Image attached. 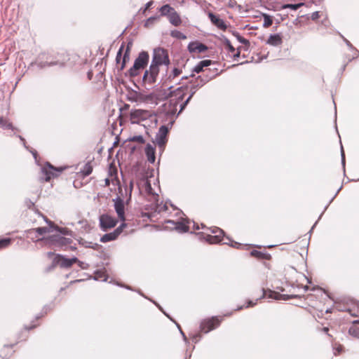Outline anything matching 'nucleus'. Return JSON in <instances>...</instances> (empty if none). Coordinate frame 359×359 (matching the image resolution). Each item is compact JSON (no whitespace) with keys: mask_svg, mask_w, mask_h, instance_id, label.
Here are the masks:
<instances>
[{"mask_svg":"<svg viewBox=\"0 0 359 359\" xmlns=\"http://www.w3.org/2000/svg\"><path fill=\"white\" fill-rule=\"evenodd\" d=\"M140 193L149 201L157 202L159 196L153 191L151 183L147 178H142L137 183Z\"/></svg>","mask_w":359,"mask_h":359,"instance_id":"7ed1b4c3","label":"nucleus"},{"mask_svg":"<svg viewBox=\"0 0 359 359\" xmlns=\"http://www.w3.org/2000/svg\"><path fill=\"white\" fill-rule=\"evenodd\" d=\"M95 246L96 247H93V249L96 250L97 249V247L98 246V244H95Z\"/></svg>","mask_w":359,"mask_h":359,"instance_id":"052dcab7","label":"nucleus"},{"mask_svg":"<svg viewBox=\"0 0 359 359\" xmlns=\"http://www.w3.org/2000/svg\"><path fill=\"white\" fill-rule=\"evenodd\" d=\"M167 222L172 224L174 225L173 227L180 231L186 232V231H189V226L183 222H174L170 220H168Z\"/></svg>","mask_w":359,"mask_h":359,"instance_id":"473e14b6","label":"nucleus"},{"mask_svg":"<svg viewBox=\"0 0 359 359\" xmlns=\"http://www.w3.org/2000/svg\"><path fill=\"white\" fill-rule=\"evenodd\" d=\"M187 90V87H180L175 90H170L165 96L170 100V104L173 103L180 104V109L179 113H180L184 109L187 103L191 99L193 95L195 93V91H193L189 97L184 102H182L186 95Z\"/></svg>","mask_w":359,"mask_h":359,"instance_id":"f03ea898","label":"nucleus"},{"mask_svg":"<svg viewBox=\"0 0 359 359\" xmlns=\"http://www.w3.org/2000/svg\"><path fill=\"white\" fill-rule=\"evenodd\" d=\"M179 104H175V103L170 104V100H169V101L164 104L165 111L166 114H170V115L175 114L177 111V106Z\"/></svg>","mask_w":359,"mask_h":359,"instance_id":"c756f323","label":"nucleus"},{"mask_svg":"<svg viewBox=\"0 0 359 359\" xmlns=\"http://www.w3.org/2000/svg\"><path fill=\"white\" fill-rule=\"evenodd\" d=\"M168 133V128L167 126H162L160 127L156 137V141L159 146H163L166 143Z\"/></svg>","mask_w":359,"mask_h":359,"instance_id":"a211bd4d","label":"nucleus"},{"mask_svg":"<svg viewBox=\"0 0 359 359\" xmlns=\"http://www.w3.org/2000/svg\"><path fill=\"white\" fill-rule=\"evenodd\" d=\"M334 306L338 311H345L353 317L359 318V302L353 298L341 297L334 302Z\"/></svg>","mask_w":359,"mask_h":359,"instance_id":"f257e3e1","label":"nucleus"},{"mask_svg":"<svg viewBox=\"0 0 359 359\" xmlns=\"http://www.w3.org/2000/svg\"><path fill=\"white\" fill-rule=\"evenodd\" d=\"M64 169L62 167L55 168L48 163L42 168L41 172L45 177V181L49 182L52 178L57 177L58 173L61 172Z\"/></svg>","mask_w":359,"mask_h":359,"instance_id":"6e6552de","label":"nucleus"},{"mask_svg":"<svg viewBox=\"0 0 359 359\" xmlns=\"http://www.w3.org/2000/svg\"><path fill=\"white\" fill-rule=\"evenodd\" d=\"M36 326H37L36 325H30V326L25 325L24 329L25 330L29 331V330H31L35 328Z\"/></svg>","mask_w":359,"mask_h":359,"instance_id":"3c124183","label":"nucleus"},{"mask_svg":"<svg viewBox=\"0 0 359 359\" xmlns=\"http://www.w3.org/2000/svg\"><path fill=\"white\" fill-rule=\"evenodd\" d=\"M117 222L115 218L107 214H103L100 217V226L104 231L114 228Z\"/></svg>","mask_w":359,"mask_h":359,"instance_id":"9d476101","label":"nucleus"},{"mask_svg":"<svg viewBox=\"0 0 359 359\" xmlns=\"http://www.w3.org/2000/svg\"><path fill=\"white\" fill-rule=\"evenodd\" d=\"M168 209L167 203H163L161 202L158 203V201L157 202H151V210L154 212H147L142 215L143 217H147L148 218H151L152 215L155 212L161 213L163 212L167 211Z\"/></svg>","mask_w":359,"mask_h":359,"instance_id":"4468645a","label":"nucleus"},{"mask_svg":"<svg viewBox=\"0 0 359 359\" xmlns=\"http://www.w3.org/2000/svg\"><path fill=\"white\" fill-rule=\"evenodd\" d=\"M188 49L191 53H203L207 50L206 46L199 42H192L188 46Z\"/></svg>","mask_w":359,"mask_h":359,"instance_id":"aec40b11","label":"nucleus"},{"mask_svg":"<svg viewBox=\"0 0 359 359\" xmlns=\"http://www.w3.org/2000/svg\"><path fill=\"white\" fill-rule=\"evenodd\" d=\"M50 231V228L49 227H39L29 230V233H32V232H36L39 236H42L45 233H49Z\"/></svg>","mask_w":359,"mask_h":359,"instance_id":"58836bf2","label":"nucleus"},{"mask_svg":"<svg viewBox=\"0 0 359 359\" xmlns=\"http://www.w3.org/2000/svg\"><path fill=\"white\" fill-rule=\"evenodd\" d=\"M77 56L76 55H69V53L64 52L58 54V58L55 64L72 66Z\"/></svg>","mask_w":359,"mask_h":359,"instance_id":"f8f14e48","label":"nucleus"},{"mask_svg":"<svg viewBox=\"0 0 359 359\" xmlns=\"http://www.w3.org/2000/svg\"><path fill=\"white\" fill-rule=\"evenodd\" d=\"M126 226V224L125 223H122L113 232L103 235L100 238V241L102 243H107L109 241H115L119 236V235L122 233L123 229Z\"/></svg>","mask_w":359,"mask_h":359,"instance_id":"ddd939ff","label":"nucleus"},{"mask_svg":"<svg viewBox=\"0 0 359 359\" xmlns=\"http://www.w3.org/2000/svg\"><path fill=\"white\" fill-rule=\"evenodd\" d=\"M283 43L282 36L280 34L270 35L266 43L271 46H277Z\"/></svg>","mask_w":359,"mask_h":359,"instance_id":"4be33fe9","label":"nucleus"},{"mask_svg":"<svg viewBox=\"0 0 359 359\" xmlns=\"http://www.w3.org/2000/svg\"><path fill=\"white\" fill-rule=\"evenodd\" d=\"M74 264H78V265L83 269V263L79 260L76 257H72L71 259L67 258L65 256L62 255L60 259V267L64 269L70 268Z\"/></svg>","mask_w":359,"mask_h":359,"instance_id":"dca6fc26","label":"nucleus"},{"mask_svg":"<svg viewBox=\"0 0 359 359\" xmlns=\"http://www.w3.org/2000/svg\"><path fill=\"white\" fill-rule=\"evenodd\" d=\"M174 11V8L170 7L169 5H164L159 8L161 16L168 17L170 14Z\"/></svg>","mask_w":359,"mask_h":359,"instance_id":"c9c22d12","label":"nucleus"},{"mask_svg":"<svg viewBox=\"0 0 359 359\" xmlns=\"http://www.w3.org/2000/svg\"><path fill=\"white\" fill-rule=\"evenodd\" d=\"M208 17H209L211 22L215 26H216L218 29L223 30V31L226 29L227 27H226V23L224 22V21L222 19L219 18V16L215 15L211 11H208Z\"/></svg>","mask_w":359,"mask_h":359,"instance_id":"f3484780","label":"nucleus"},{"mask_svg":"<svg viewBox=\"0 0 359 359\" xmlns=\"http://www.w3.org/2000/svg\"><path fill=\"white\" fill-rule=\"evenodd\" d=\"M13 346H14L13 344L4 345L0 350V356L2 358H5V359H7L10 356H11V355L13 354Z\"/></svg>","mask_w":359,"mask_h":359,"instance_id":"b1692460","label":"nucleus"},{"mask_svg":"<svg viewBox=\"0 0 359 359\" xmlns=\"http://www.w3.org/2000/svg\"><path fill=\"white\" fill-rule=\"evenodd\" d=\"M133 187V182H130V191H132Z\"/></svg>","mask_w":359,"mask_h":359,"instance_id":"13d9d810","label":"nucleus"},{"mask_svg":"<svg viewBox=\"0 0 359 359\" xmlns=\"http://www.w3.org/2000/svg\"><path fill=\"white\" fill-rule=\"evenodd\" d=\"M348 332L351 335L359 338V320L353 321V325L348 330Z\"/></svg>","mask_w":359,"mask_h":359,"instance_id":"2f4dec72","label":"nucleus"},{"mask_svg":"<svg viewBox=\"0 0 359 359\" xmlns=\"http://www.w3.org/2000/svg\"><path fill=\"white\" fill-rule=\"evenodd\" d=\"M188 77L187 76H185V77H182V79H187Z\"/></svg>","mask_w":359,"mask_h":359,"instance_id":"680f3d73","label":"nucleus"},{"mask_svg":"<svg viewBox=\"0 0 359 359\" xmlns=\"http://www.w3.org/2000/svg\"><path fill=\"white\" fill-rule=\"evenodd\" d=\"M152 62L159 65L170 64L168 51L163 48H156L154 51Z\"/></svg>","mask_w":359,"mask_h":359,"instance_id":"0eeeda50","label":"nucleus"},{"mask_svg":"<svg viewBox=\"0 0 359 359\" xmlns=\"http://www.w3.org/2000/svg\"><path fill=\"white\" fill-rule=\"evenodd\" d=\"M323 332H325V333H327V332H328V331H329V328H328V327H323Z\"/></svg>","mask_w":359,"mask_h":359,"instance_id":"6e6d98bb","label":"nucleus"},{"mask_svg":"<svg viewBox=\"0 0 359 359\" xmlns=\"http://www.w3.org/2000/svg\"><path fill=\"white\" fill-rule=\"evenodd\" d=\"M109 177H111V183L113 184H116L118 182L117 169L113 163H111L109 167Z\"/></svg>","mask_w":359,"mask_h":359,"instance_id":"bb28decb","label":"nucleus"},{"mask_svg":"<svg viewBox=\"0 0 359 359\" xmlns=\"http://www.w3.org/2000/svg\"><path fill=\"white\" fill-rule=\"evenodd\" d=\"M212 233L214 235H207L206 241L210 244H216L220 243L224 236V231L219 229L216 228L212 231Z\"/></svg>","mask_w":359,"mask_h":359,"instance_id":"2eb2a0df","label":"nucleus"},{"mask_svg":"<svg viewBox=\"0 0 359 359\" xmlns=\"http://www.w3.org/2000/svg\"><path fill=\"white\" fill-rule=\"evenodd\" d=\"M0 126L5 129L13 130V127L11 123L8 122L6 119L3 117H0Z\"/></svg>","mask_w":359,"mask_h":359,"instance_id":"79ce46f5","label":"nucleus"},{"mask_svg":"<svg viewBox=\"0 0 359 359\" xmlns=\"http://www.w3.org/2000/svg\"><path fill=\"white\" fill-rule=\"evenodd\" d=\"M263 18H264V23H263L264 27L268 28L270 26H271V25L273 24V20H272L271 17L269 15L264 14Z\"/></svg>","mask_w":359,"mask_h":359,"instance_id":"c03bdc74","label":"nucleus"},{"mask_svg":"<svg viewBox=\"0 0 359 359\" xmlns=\"http://www.w3.org/2000/svg\"><path fill=\"white\" fill-rule=\"evenodd\" d=\"M153 115L151 111L144 109H135L130 113V120L133 123H139L142 121L150 118Z\"/></svg>","mask_w":359,"mask_h":359,"instance_id":"423d86ee","label":"nucleus"},{"mask_svg":"<svg viewBox=\"0 0 359 359\" xmlns=\"http://www.w3.org/2000/svg\"><path fill=\"white\" fill-rule=\"evenodd\" d=\"M212 64V60H204L199 62L194 68L193 72L196 73H200L201 72H204L205 70L204 67H207Z\"/></svg>","mask_w":359,"mask_h":359,"instance_id":"393cba45","label":"nucleus"},{"mask_svg":"<svg viewBox=\"0 0 359 359\" xmlns=\"http://www.w3.org/2000/svg\"><path fill=\"white\" fill-rule=\"evenodd\" d=\"M171 36L177 39H186V36L182 32L177 30L172 31Z\"/></svg>","mask_w":359,"mask_h":359,"instance_id":"de8ad7c7","label":"nucleus"},{"mask_svg":"<svg viewBox=\"0 0 359 359\" xmlns=\"http://www.w3.org/2000/svg\"><path fill=\"white\" fill-rule=\"evenodd\" d=\"M343 350V346L339 345L337 348V351H338V353H340L341 351H342Z\"/></svg>","mask_w":359,"mask_h":359,"instance_id":"5fc2aeb1","label":"nucleus"},{"mask_svg":"<svg viewBox=\"0 0 359 359\" xmlns=\"http://www.w3.org/2000/svg\"><path fill=\"white\" fill-rule=\"evenodd\" d=\"M145 153L147 157V160L150 163H154L156 156H155V149L154 147L151 144H147L145 148Z\"/></svg>","mask_w":359,"mask_h":359,"instance_id":"cd10ccee","label":"nucleus"},{"mask_svg":"<svg viewBox=\"0 0 359 359\" xmlns=\"http://www.w3.org/2000/svg\"><path fill=\"white\" fill-rule=\"evenodd\" d=\"M93 169V168L91 164V162H88L87 163L85 164V165L83 166L81 172L82 173V175L84 177L88 176L89 175H90L92 173Z\"/></svg>","mask_w":359,"mask_h":359,"instance_id":"4c0bfd02","label":"nucleus"},{"mask_svg":"<svg viewBox=\"0 0 359 359\" xmlns=\"http://www.w3.org/2000/svg\"><path fill=\"white\" fill-rule=\"evenodd\" d=\"M114 208H115V210L117 213L118 218L121 221H124L125 220V211H124L125 207H124L123 201L121 198H118L115 201Z\"/></svg>","mask_w":359,"mask_h":359,"instance_id":"6ab92c4d","label":"nucleus"},{"mask_svg":"<svg viewBox=\"0 0 359 359\" xmlns=\"http://www.w3.org/2000/svg\"><path fill=\"white\" fill-rule=\"evenodd\" d=\"M130 48L129 46H128L126 48L123 57L122 58L121 65H120V67H118V70L121 71L124 69L126 62L128 61L130 59Z\"/></svg>","mask_w":359,"mask_h":359,"instance_id":"72a5a7b5","label":"nucleus"},{"mask_svg":"<svg viewBox=\"0 0 359 359\" xmlns=\"http://www.w3.org/2000/svg\"><path fill=\"white\" fill-rule=\"evenodd\" d=\"M159 65H157L151 62L149 70H147L144 72L143 80L149 83H155L156 80V76L159 73Z\"/></svg>","mask_w":359,"mask_h":359,"instance_id":"1a4fd4ad","label":"nucleus"},{"mask_svg":"<svg viewBox=\"0 0 359 359\" xmlns=\"http://www.w3.org/2000/svg\"><path fill=\"white\" fill-rule=\"evenodd\" d=\"M250 256L256 258L258 260H271V255L269 253L253 250L250 252Z\"/></svg>","mask_w":359,"mask_h":359,"instance_id":"412c9836","label":"nucleus"},{"mask_svg":"<svg viewBox=\"0 0 359 359\" xmlns=\"http://www.w3.org/2000/svg\"><path fill=\"white\" fill-rule=\"evenodd\" d=\"M170 22L174 26H179L182 23L181 18L177 13L174 10L168 17Z\"/></svg>","mask_w":359,"mask_h":359,"instance_id":"c85d7f7f","label":"nucleus"},{"mask_svg":"<svg viewBox=\"0 0 359 359\" xmlns=\"http://www.w3.org/2000/svg\"><path fill=\"white\" fill-rule=\"evenodd\" d=\"M182 73V70L180 68L175 67L170 74H169L168 78L170 79H174L176 77L179 76Z\"/></svg>","mask_w":359,"mask_h":359,"instance_id":"37998d69","label":"nucleus"},{"mask_svg":"<svg viewBox=\"0 0 359 359\" xmlns=\"http://www.w3.org/2000/svg\"><path fill=\"white\" fill-rule=\"evenodd\" d=\"M320 12L319 11H316V12H313L312 14H311V19L313 20H318L320 17Z\"/></svg>","mask_w":359,"mask_h":359,"instance_id":"8fccbe9b","label":"nucleus"},{"mask_svg":"<svg viewBox=\"0 0 359 359\" xmlns=\"http://www.w3.org/2000/svg\"><path fill=\"white\" fill-rule=\"evenodd\" d=\"M212 77L205 76V77H202L201 76H198L194 83H193V86L191 87V90L195 91V89L198 87L203 86L205 83H206L210 79H211Z\"/></svg>","mask_w":359,"mask_h":359,"instance_id":"5701e85b","label":"nucleus"},{"mask_svg":"<svg viewBox=\"0 0 359 359\" xmlns=\"http://www.w3.org/2000/svg\"><path fill=\"white\" fill-rule=\"evenodd\" d=\"M303 5H304V3H299V4H285V5L283 6V8H292L293 10H297V8H300Z\"/></svg>","mask_w":359,"mask_h":359,"instance_id":"49530a36","label":"nucleus"},{"mask_svg":"<svg viewBox=\"0 0 359 359\" xmlns=\"http://www.w3.org/2000/svg\"><path fill=\"white\" fill-rule=\"evenodd\" d=\"M325 313H332V311L327 309L325 310Z\"/></svg>","mask_w":359,"mask_h":359,"instance_id":"bf43d9fd","label":"nucleus"},{"mask_svg":"<svg viewBox=\"0 0 359 359\" xmlns=\"http://www.w3.org/2000/svg\"><path fill=\"white\" fill-rule=\"evenodd\" d=\"M123 50H124V44H122L121 46L120 47V48L117 53L116 57V65H117L118 69V67H120L121 61H122V53H123Z\"/></svg>","mask_w":359,"mask_h":359,"instance_id":"a19ab883","label":"nucleus"},{"mask_svg":"<svg viewBox=\"0 0 359 359\" xmlns=\"http://www.w3.org/2000/svg\"><path fill=\"white\" fill-rule=\"evenodd\" d=\"M46 255L48 258L52 259L51 266L53 268H55L57 266H60L62 255L55 254L54 252H47Z\"/></svg>","mask_w":359,"mask_h":359,"instance_id":"a878e982","label":"nucleus"},{"mask_svg":"<svg viewBox=\"0 0 359 359\" xmlns=\"http://www.w3.org/2000/svg\"><path fill=\"white\" fill-rule=\"evenodd\" d=\"M11 243V239L10 238L0 239V250L7 248Z\"/></svg>","mask_w":359,"mask_h":359,"instance_id":"a18cd8bd","label":"nucleus"},{"mask_svg":"<svg viewBox=\"0 0 359 359\" xmlns=\"http://www.w3.org/2000/svg\"><path fill=\"white\" fill-rule=\"evenodd\" d=\"M111 182V177H107L104 180V186L108 187L109 186L110 183Z\"/></svg>","mask_w":359,"mask_h":359,"instance_id":"603ef678","label":"nucleus"},{"mask_svg":"<svg viewBox=\"0 0 359 359\" xmlns=\"http://www.w3.org/2000/svg\"><path fill=\"white\" fill-rule=\"evenodd\" d=\"M149 57V54L147 52H141L136 58L133 66L129 70L130 75L131 76H137L139 71L147 66Z\"/></svg>","mask_w":359,"mask_h":359,"instance_id":"39448f33","label":"nucleus"},{"mask_svg":"<svg viewBox=\"0 0 359 359\" xmlns=\"http://www.w3.org/2000/svg\"><path fill=\"white\" fill-rule=\"evenodd\" d=\"M238 41L242 43L243 44H244L245 46H250V42L248 39H245L244 37H242V36H238Z\"/></svg>","mask_w":359,"mask_h":359,"instance_id":"09e8293b","label":"nucleus"},{"mask_svg":"<svg viewBox=\"0 0 359 359\" xmlns=\"http://www.w3.org/2000/svg\"><path fill=\"white\" fill-rule=\"evenodd\" d=\"M160 16L156 15L149 18L144 22V26L146 28L151 27L156 22L159 20Z\"/></svg>","mask_w":359,"mask_h":359,"instance_id":"e433bc0d","label":"nucleus"},{"mask_svg":"<svg viewBox=\"0 0 359 359\" xmlns=\"http://www.w3.org/2000/svg\"><path fill=\"white\" fill-rule=\"evenodd\" d=\"M223 320V317L213 316L203 320L200 324V333H208L218 327Z\"/></svg>","mask_w":359,"mask_h":359,"instance_id":"20e7f679","label":"nucleus"},{"mask_svg":"<svg viewBox=\"0 0 359 359\" xmlns=\"http://www.w3.org/2000/svg\"><path fill=\"white\" fill-rule=\"evenodd\" d=\"M269 297L270 298H274L276 299H283L284 300L285 299H288L290 298H292V297L291 296H289V295H285V294H280L278 293H276L275 292H273V291H269Z\"/></svg>","mask_w":359,"mask_h":359,"instance_id":"ea45409f","label":"nucleus"},{"mask_svg":"<svg viewBox=\"0 0 359 359\" xmlns=\"http://www.w3.org/2000/svg\"><path fill=\"white\" fill-rule=\"evenodd\" d=\"M225 46L228 49L229 52L233 54L234 58L238 57L240 56V48H238L237 50L236 51V49L231 45L229 41H226V42L225 43Z\"/></svg>","mask_w":359,"mask_h":359,"instance_id":"f704fd0d","label":"nucleus"},{"mask_svg":"<svg viewBox=\"0 0 359 359\" xmlns=\"http://www.w3.org/2000/svg\"><path fill=\"white\" fill-rule=\"evenodd\" d=\"M151 4H152V1H149V2L147 4V5H146V10H147V9H149V8L151 7Z\"/></svg>","mask_w":359,"mask_h":359,"instance_id":"864d4df0","label":"nucleus"},{"mask_svg":"<svg viewBox=\"0 0 359 359\" xmlns=\"http://www.w3.org/2000/svg\"><path fill=\"white\" fill-rule=\"evenodd\" d=\"M92 75H93V73H92L91 72H89L88 73V79H91Z\"/></svg>","mask_w":359,"mask_h":359,"instance_id":"4d7b16f0","label":"nucleus"},{"mask_svg":"<svg viewBox=\"0 0 359 359\" xmlns=\"http://www.w3.org/2000/svg\"><path fill=\"white\" fill-rule=\"evenodd\" d=\"M265 296H266V291L264 290V289H262L260 291V295L259 296V297L257 299H256L255 302H253L252 300L248 301L247 305L245 306V308H249V307L255 306L257 304L258 299H263L265 297ZM243 308H244V306H241V307L238 308V310H241Z\"/></svg>","mask_w":359,"mask_h":359,"instance_id":"7c9ffc66","label":"nucleus"},{"mask_svg":"<svg viewBox=\"0 0 359 359\" xmlns=\"http://www.w3.org/2000/svg\"><path fill=\"white\" fill-rule=\"evenodd\" d=\"M48 242L53 247L62 248L69 245L72 243V240L60 235H54L48 238Z\"/></svg>","mask_w":359,"mask_h":359,"instance_id":"9b49d317","label":"nucleus"}]
</instances>
